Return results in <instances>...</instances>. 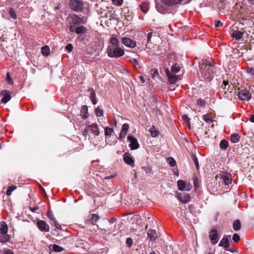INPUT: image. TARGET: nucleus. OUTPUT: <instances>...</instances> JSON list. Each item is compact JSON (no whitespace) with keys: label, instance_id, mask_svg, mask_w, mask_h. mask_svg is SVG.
Returning <instances> with one entry per match:
<instances>
[{"label":"nucleus","instance_id":"1","mask_svg":"<svg viewBox=\"0 0 254 254\" xmlns=\"http://www.w3.org/2000/svg\"><path fill=\"white\" fill-rule=\"evenodd\" d=\"M86 19L84 17H80L75 14H69L67 17L66 23L69 31L71 33L74 32L77 34H84L86 32V28L80 25L85 23Z\"/></svg>","mask_w":254,"mask_h":254},{"label":"nucleus","instance_id":"2","mask_svg":"<svg viewBox=\"0 0 254 254\" xmlns=\"http://www.w3.org/2000/svg\"><path fill=\"white\" fill-rule=\"evenodd\" d=\"M200 68L205 79L208 81H211L214 76V71L215 69L214 63L206 61L200 65Z\"/></svg>","mask_w":254,"mask_h":254},{"label":"nucleus","instance_id":"3","mask_svg":"<svg viewBox=\"0 0 254 254\" xmlns=\"http://www.w3.org/2000/svg\"><path fill=\"white\" fill-rule=\"evenodd\" d=\"M107 54L109 58H118L123 56L125 55V51L120 46H108Z\"/></svg>","mask_w":254,"mask_h":254},{"label":"nucleus","instance_id":"4","mask_svg":"<svg viewBox=\"0 0 254 254\" xmlns=\"http://www.w3.org/2000/svg\"><path fill=\"white\" fill-rule=\"evenodd\" d=\"M69 7L76 12L82 11L83 8V2L80 0H70Z\"/></svg>","mask_w":254,"mask_h":254},{"label":"nucleus","instance_id":"5","mask_svg":"<svg viewBox=\"0 0 254 254\" xmlns=\"http://www.w3.org/2000/svg\"><path fill=\"white\" fill-rule=\"evenodd\" d=\"M219 175L223 180V183L225 185H229L231 184L232 181V176L229 173L225 171H222L220 173Z\"/></svg>","mask_w":254,"mask_h":254},{"label":"nucleus","instance_id":"6","mask_svg":"<svg viewBox=\"0 0 254 254\" xmlns=\"http://www.w3.org/2000/svg\"><path fill=\"white\" fill-rule=\"evenodd\" d=\"M238 97L242 101H249L251 99L252 94L247 90H241L239 91Z\"/></svg>","mask_w":254,"mask_h":254},{"label":"nucleus","instance_id":"7","mask_svg":"<svg viewBox=\"0 0 254 254\" xmlns=\"http://www.w3.org/2000/svg\"><path fill=\"white\" fill-rule=\"evenodd\" d=\"M127 138L130 142L129 147L131 150H135L139 147V144L136 138L132 135H128L127 136Z\"/></svg>","mask_w":254,"mask_h":254},{"label":"nucleus","instance_id":"8","mask_svg":"<svg viewBox=\"0 0 254 254\" xmlns=\"http://www.w3.org/2000/svg\"><path fill=\"white\" fill-rule=\"evenodd\" d=\"M0 96L3 97L1 99V102L6 104L11 99V92L7 90H2L0 92Z\"/></svg>","mask_w":254,"mask_h":254},{"label":"nucleus","instance_id":"9","mask_svg":"<svg viewBox=\"0 0 254 254\" xmlns=\"http://www.w3.org/2000/svg\"><path fill=\"white\" fill-rule=\"evenodd\" d=\"M37 226L42 232H49L50 231L49 225L43 220H38L37 222Z\"/></svg>","mask_w":254,"mask_h":254},{"label":"nucleus","instance_id":"10","mask_svg":"<svg viewBox=\"0 0 254 254\" xmlns=\"http://www.w3.org/2000/svg\"><path fill=\"white\" fill-rule=\"evenodd\" d=\"M123 160L127 164L129 165L130 167H134V160L129 153L126 152L124 154Z\"/></svg>","mask_w":254,"mask_h":254},{"label":"nucleus","instance_id":"11","mask_svg":"<svg viewBox=\"0 0 254 254\" xmlns=\"http://www.w3.org/2000/svg\"><path fill=\"white\" fill-rule=\"evenodd\" d=\"M122 42L128 48H133L136 46V42L128 38L123 37L122 38Z\"/></svg>","mask_w":254,"mask_h":254},{"label":"nucleus","instance_id":"12","mask_svg":"<svg viewBox=\"0 0 254 254\" xmlns=\"http://www.w3.org/2000/svg\"><path fill=\"white\" fill-rule=\"evenodd\" d=\"M128 128L129 125L128 124L125 123L123 125L120 133L119 134V136L118 137L119 140H122L123 139H124L125 138V137L127 135Z\"/></svg>","mask_w":254,"mask_h":254},{"label":"nucleus","instance_id":"13","mask_svg":"<svg viewBox=\"0 0 254 254\" xmlns=\"http://www.w3.org/2000/svg\"><path fill=\"white\" fill-rule=\"evenodd\" d=\"M209 238L212 244H216L218 242V233L216 229H212L209 233Z\"/></svg>","mask_w":254,"mask_h":254},{"label":"nucleus","instance_id":"14","mask_svg":"<svg viewBox=\"0 0 254 254\" xmlns=\"http://www.w3.org/2000/svg\"><path fill=\"white\" fill-rule=\"evenodd\" d=\"M88 127L94 135L98 136L100 134V129L97 123L88 125Z\"/></svg>","mask_w":254,"mask_h":254},{"label":"nucleus","instance_id":"15","mask_svg":"<svg viewBox=\"0 0 254 254\" xmlns=\"http://www.w3.org/2000/svg\"><path fill=\"white\" fill-rule=\"evenodd\" d=\"M178 197L180 201L183 203L188 202L190 199V195L187 193H182L178 194Z\"/></svg>","mask_w":254,"mask_h":254},{"label":"nucleus","instance_id":"16","mask_svg":"<svg viewBox=\"0 0 254 254\" xmlns=\"http://www.w3.org/2000/svg\"><path fill=\"white\" fill-rule=\"evenodd\" d=\"M231 235L224 236L219 244V247H223L224 248H228L229 247V238Z\"/></svg>","mask_w":254,"mask_h":254},{"label":"nucleus","instance_id":"17","mask_svg":"<svg viewBox=\"0 0 254 254\" xmlns=\"http://www.w3.org/2000/svg\"><path fill=\"white\" fill-rule=\"evenodd\" d=\"M166 73L169 78L170 83L171 84H175L178 80V76L171 74L168 69L166 70Z\"/></svg>","mask_w":254,"mask_h":254},{"label":"nucleus","instance_id":"18","mask_svg":"<svg viewBox=\"0 0 254 254\" xmlns=\"http://www.w3.org/2000/svg\"><path fill=\"white\" fill-rule=\"evenodd\" d=\"M80 115L83 119H86L88 117V107L86 105H83L81 107Z\"/></svg>","mask_w":254,"mask_h":254},{"label":"nucleus","instance_id":"19","mask_svg":"<svg viewBox=\"0 0 254 254\" xmlns=\"http://www.w3.org/2000/svg\"><path fill=\"white\" fill-rule=\"evenodd\" d=\"M147 236L151 241H155L157 238V232L154 230H149L147 232Z\"/></svg>","mask_w":254,"mask_h":254},{"label":"nucleus","instance_id":"20","mask_svg":"<svg viewBox=\"0 0 254 254\" xmlns=\"http://www.w3.org/2000/svg\"><path fill=\"white\" fill-rule=\"evenodd\" d=\"M8 227L6 223L2 221L0 223V233L7 234Z\"/></svg>","mask_w":254,"mask_h":254},{"label":"nucleus","instance_id":"21","mask_svg":"<svg viewBox=\"0 0 254 254\" xmlns=\"http://www.w3.org/2000/svg\"><path fill=\"white\" fill-rule=\"evenodd\" d=\"M243 36V33L239 30H235L233 32L231 36L235 38L236 40H239Z\"/></svg>","mask_w":254,"mask_h":254},{"label":"nucleus","instance_id":"22","mask_svg":"<svg viewBox=\"0 0 254 254\" xmlns=\"http://www.w3.org/2000/svg\"><path fill=\"white\" fill-rule=\"evenodd\" d=\"M165 3L168 6H172L182 3L183 0H164Z\"/></svg>","mask_w":254,"mask_h":254},{"label":"nucleus","instance_id":"23","mask_svg":"<svg viewBox=\"0 0 254 254\" xmlns=\"http://www.w3.org/2000/svg\"><path fill=\"white\" fill-rule=\"evenodd\" d=\"M10 236L7 234H1L0 235V243L4 244L9 241Z\"/></svg>","mask_w":254,"mask_h":254},{"label":"nucleus","instance_id":"24","mask_svg":"<svg viewBox=\"0 0 254 254\" xmlns=\"http://www.w3.org/2000/svg\"><path fill=\"white\" fill-rule=\"evenodd\" d=\"M90 95L89 98L93 105H95L97 103V101L96 98V93L94 90L93 88L90 89Z\"/></svg>","mask_w":254,"mask_h":254},{"label":"nucleus","instance_id":"25","mask_svg":"<svg viewBox=\"0 0 254 254\" xmlns=\"http://www.w3.org/2000/svg\"><path fill=\"white\" fill-rule=\"evenodd\" d=\"M110 43L111 45H110L109 46L118 47L120 46V41L115 37H112L110 38Z\"/></svg>","mask_w":254,"mask_h":254},{"label":"nucleus","instance_id":"26","mask_svg":"<svg viewBox=\"0 0 254 254\" xmlns=\"http://www.w3.org/2000/svg\"><path fill=\"white\" fill-rule=\"evenodd\" d=\"M202 119L207 123H211L213 121V118L211 114H206L203 116Z\"/></svg>","mask_w":254,"mask_h":254},{"label":"nucleus","instance_id":"27","mask_svg":"<svg viewBox=\"0 0 254 254\" xmlns=\"http://www.w3.org/2000/svg\"><path fill=\"white\" fill-rule=\"evenodd\" d=\"M240 136L238 133H233L230 135V139L232 143H236L240 140Z\"/></svg>","mask_w":254,"mask_h":254},{"label":"nucleus","instance_id":"28","mask_svg":"<svg viewBox=\"0 0 254 254\" xmlns=\"http://www.w3.org/2000/svg\"><path fill=\"white\" fill-rule=\"evenodd\" d=\"M178 186V189L180 190L183 191V190H187L185 189L186 187V184L185 182H184L182 180H179L177 182Z\"/></svg>","mask_w":254,"mask_h":254},{"label":"nucleus","instance_id":"29","mask_svg":"<svg viewBox=\"0 0 254 254\" xmlns=\"http://www.w3.org/2000/svg\"><path fill=\"white\" fill-rule=\"evenodd\" d=\"M233 227L234 230L236 231L240 230L241 228V224L240 221L238 219L235 220L233 224Z\"/></svg>","mask_w":254,"mask_h":254},{"label":"nucleus","instance_id":"30","mask_svg":"<svg viewBox=\"0 0 254 254\" xmlns=\"http://www.w3.org/2000/svg\"><path fill=\"white\" fill-rule=\"evenodd\" d=\"M149 131L152 137H156L159 134V131L153 126L149 128Z\"/></svg>","mask_w":254,"mask_h":254},{"label":"nucleus","instance_id":"31","mask_svg":"<svg viewBox=\"0 0 254 254\" xmlns=\"http://www.w3.org/2000/svg\"><path fill=\"white\" fill-rule=\"evenodd\" d=\"M228 142L226 139L222 140L220 142V148L223 150H226L228 147Z\"/></svg>","mask_w":254,"mask_h":254},{"label":"nucleus","instance_id":"32","mask_svg":"<svg viewBox=\"0 0 254 254\" xmlns=\"http://www.w3.org/2000/svg\"><path fill=\"white\" fill-rule=\"evenodd\" d=\"M100 218V216L98 214H92L90 218L92 224L93 225H96V222L99 220Z\"/></svg>","mask_w":254,"mask_h":254},{"label":"nucleus","instance_id":"33","mask_svg":"<svg viewBox=\"0 0 254 254\" xmlns=\"http://www.w3.org/2000/svg\"><path fill=\"white\" fill-rule=\"evenodd\" d=\"M180 65L177 64H175L172 66L171 70L172 73L175 74L178 73L180 71Z\"/></svg>","mask_w":254,"mask_h":254},{"label":"nucleus","instance_id":"34","mask_svg":"<svg viewBox=\"0 0 254 254\" xmlns=\"http://www.w3.org/2000/svg\"><path fill=\"white\" fill-rule=\"evenodd\" d=\"M95 115L97 117H101L103 116L104 111L99 107H97L95 109Z\"/></svg>","mask_w":254,"mask_h":254},{"label":"nucleus","instance_id":"35","mask_svg":"<svg viewBox=\"0 0 254 254\" xmlns=\"http://www.w3.org/2000/svg\"><path fill=\"white\" fill-rule=\"evenodd\" d=\"M131 220H133V222L136 221V223L138 224H140L141 223V217L139 215H133L131 218Z\"/></svg>","mask_w":254,"mask_h":254},{"label":"nucleus","instance_id":"36","mask_svg":"<svg viewBox=\"0 0 254 254\" xmlns=\"http://www.w3.org/2000/svg\"><path fill=\"white\" fill-rule=\"evenodd\" d=\"M191 157H192V159L193 160V161L196 166V168L197 169V171H199V163H198V159L196 157V156L192 154L191 155Z\"/></svg>","mask_w":254,"mask_h":254},{"label":"nucleus","instance_id":"37","mask_svg":"<svg viewBox=\"0 0 254 254\" xmlns=\"http://www.w3.org/2000/svg\"><path fill=\"white\" fill-rule=\"evenodd\" d=\"M8 13L12 18L14 19H17V14L13 8L10 7L8 9Z\"/></svg>","mask_w":254,"mask_h":254},{"label":"nucleus","instance_id":"38","mask_svg":"<svg viewBox=\"0 0 254 254\" xmlns=\"http://www.w3.org/2000/svg\"><path fill=\"white\" fill-rule=\"evenodd\" d=\"M140 8L144 13H146L149 8L148 4L147 2H143L140 5Z\"/></svg>","mask_w":254,"mask_h":254},{"label":"nucleus","instance_id":"39","mask_svg":"<svg viewBox=\"0 0 254 254\" xmlns=\"http://www.w3.org/2000/svg\"><path fill=\"white\" fill-rule=\"evenodd\" d=\"M105 129V135L106 136L111 135L113 132V129L110 127H104Z\"/></svg>","mask_w":254,"mask_h":254},{"label":"nucleus","instance_id":"40","mask_svg":"<svg viewBox=\"0 0 254 254\" xmlns=\"http://www.w3.org/2000/svg\"><path fill=\"white\" fill-rule=\"evenodd\" d=\"M50 49L48 46H44L42 48V54L43 56H48L49 54Z\"/></svg>","mask_w":254,"mask_h":254},{"label":"nucleus","instance_id":"41","mask_svg":"<svg viewBox=\"0 0 254 254\" xmlns=\"http://www.w3.org/2000/svg\"><path fill=\"white\" fill-rule=\"evenodd\" d=\"M149 73L151 75L152 78L153 79L155 78L156 76L158 75V71L156 68H153L150 69Z\"/></svg>","mask_w":254,"mask_h":254},{"label":"nucleus","instance_id":"42","mask_svg":"<svg viewBox=\"0 0 254 254\" xmlns=\"http://www.w3.org/2000/svg\"><path fill=\"white\" fill-rule=\"evenodd\" d=\"M48 217L53 222L56 220V218L52 211H48L47 213Z\"/></svg>","mask_w":254,"mask_h":254},{"label":"nucleus","instance_id":"43","mask_svg":"<svg viewBox=\"0 0 254 254\" xmlns=\"http://www.w3.org/2000/svg\"><path fill=\"white\" fill-rule=\"evenodd\" d=\"M167 161L171 167H174L176 165V162L175 160L172 157H169L167 159Z\"/></svg>","mask_w":254,"mask_h":254},{"label":"nucleus","instance_id":"44","mask_svg":"<svg viewBox=\"0 0 254 254\" xmlns=\"http://www.w3.org/2000/svg\"><path fill=\"white\" fill-rule=\"evenodd\" d=\"M16 189V187L14 186H12L11 187H9L7 190L6 193L7 195H10L11 194L12 192L14 190Z\"/></svg>","mask_w":254,"mask_h":254},{"label":"nucleus","instance_id":"45","mask_svg":"<svg viewBox=\"0 0 254 254\" xmlns=\"http://www.w3.org/2000/svg\"><path fill=\"white\" fill-rule=\"evenodd\" d=\"M53 249L54 251L56 252H61L64 250V249L62 247L56 244L53 245Z\"/></svg>","mask_w":254,"mask_h":254},{"label":"nucleus","instance_id":"46","mask_svg":"<svg viewBox=\"0 0 254 254\" xmlns=\"http://www.w3.org/2000/svg\"><path fill=\"white\" fill-rule=\"evenodd\" d=\"M126 243L128 248H130L133 243L132 239L131 238H127Z\"/></svg>","mask_w":254,"mask_h":254},{"label":"nucleus","instance_id":"47","mask_svg":"<svg viewBox=\"0 0 254 254\" xmlns=\"http://www.w3.org/2000/svg\"><path fill=\"white\" fill-rule=\"evenodd\" d=\"M232 240L235 242H238L240 240V237L238 234L235 233L233 235Z\"/></svg>","mask_w":254,"mask_h":254},{"label":"nucleus","instance_id":"48","mask_svg":"<svg viewBox=\"0 0 254 254\" xmlns=\"http://www.w3.org/2000/svg\"><path fill=\"white\" fill-rule=\"evenodd\" d=\"M113 3L117 6H121L123 3V0H112Z\"/></svg>","mask_w":254,"mask_h":254},{"label":"nucleus","instance_id":"49","mask_svg":"<svg viewBox=\"0 0 254 254\" xmlns=\"http://www.w3.org/2000/svg\"><path fill=\"white\" fill-rule=\"evenodd\" d=\"M153 33L152 31V30L148 33L147 37V43H149L151 42V39L153 36Z\"/></svg>","mask_w":254,"mask_h":254},{"label":"nucleus","instance_id":"50","mask_svg":"<svg viewBox=\"0 0 254 254\" xmlns=\"http://www.w3.org/2000/svg\"><path fill=\"white\" fill-rule=\"evenodd\" d=\"M197 102V104L199 106H203L205 105V102L204 101V100H202L201 99H199L197 100L196 101Z\"/></svg>","mask_w":254,"mask_h":254},{"label":"nucleus","instance_id":"51","mask_svg":"<svg viewBox=\"0 0 254 254\" xmlns=\"http://www.w3.org/2000/svg\"><path fill=\"white\" fill-rule=\"evenodd\" d=\"M89 130H90L88 127L84 128L83 131V132H82V135L84 136V137H87V136L88 135V131Z\"/></svg>","mask_w":254,"mask_h":254},{"label":"nucleus","instance_id":"52","mask_svg":"<svg viewBox=\"0 0 254 254\" xmlns=\"http://www.w3.org/2000/svg\"><path fill=\"white\" fill-rule=\"evenodd\" d=\"M65 49L69 52H71L73 49L72 45L71 44H67L65 47Z\"/></svg>","mask_w":254,"mask_h":254},{"label":"nucleus","instance_id":"53","mask_svg":"<svg viewBox=\"0 0 254 254\" xmlns=\"http://www.w3.org/2000/svg\"><path fill=\"white\" fill-rule=\"evenodd\" d=\"M6 80L9 83H12L13 81L12 79L10 77V73L7 72L6 75Z\"/></svg>","mask_w":254,"mask_h":254},{"label":"nucleus","instance_id":"54","mask_svg":"<svg viewBox=\"0 0 254 254\" xmlns=\"http://www.w3.org/2000/svg\"><path fill=\"white\" fill-rule=\"evenodd\" d=\"M151 99L152 100V102H153L152 104L153 106L155 105V104L157 103V99L155 95H152Z\"/></svg>","mask_w":254,"mask_h":254},{"label":"nucleus","instance_id":"55","mask_svg":"<svg viewBox=\"0 0 254 254\" xmlns=\"http://www.w3.org/2000/svg\"><path fill=\"white\" fill-rule=\"evenodd\" d=\"M53 223H54L55 227L57 229H59V230H61L62 229L61 226L58 223L57 220H56L54 222H53Z\"/></svg>","mask_w":254,"mask_h":254},{"label":"nucleus","instance_id":"56","mask_svg":"<svg viewBox=\"0 0 254 254\" xmlns=\"http://www.w3.org/2000/svg\"><path fill=\"white\" fill-rule=\"evenodd\" d=\"M183 119H184V122H185L186 124H190V120H189V118L188 117V116H186V115H184V116H183Z\"/></svg>","mask_w":254,"mask_h":254},{"label":"nucleus","instance_id":"57","mask_svg":"<svg viewBox=\"0 0 254 254\" xmlns=\"http://www.w3.org/2000/svg\"><path fill=\"white\" fill-rule=\"evenodd\" d=\"M222 25V23H221V21L218 20V21H215V26L216 27H219Z\"/></svg>","mask_w":254,"mask_h":254},{"label":"nucleus","instance_id":"58","mask_svg":"<svg viewBox=\"0 0 254 254\" xmlns=\"http://www.w3.org/2000/svg\"><path fill=\"white\" fill-rule=\"evenodd\" d=\"M4 254H14L11 250L7 249L4 251Z\"/></svg>","mask_w":254,"mask_h":254},{"label":"nucleus","instance_id":"59","mask_svg":"<svg viewBox=\"0 0 254 254\" xmlns=\"http://www.w3.org/2000/svg\"><path fill=\"white\" fill-rule=\"evenodd\" d=\"M223 85L225 86L224 88H226V86H228V87L227 88V89L228 90V88L230 87V85H229V82L228 81H223Z\"/></svg>","mask_w":254,"mask_h":254},{"label":"nucleus","instance_id":"60","mask_svg":"<svg viewBox=\"0 0 254 254\" xmlns=\"http://www.w3.org/2000/svg\"><path fill=\"white\" fill-rule=\"evenodd\" d=\"M131 61H132V62L134 64H137V65H138V62L137 60H136L135 59H131Z\"/></svg>","mask_w":254,"mask_h":254},{"label":"nucleus","instance_id":"61","mask_svg":"<svg viewBox=\"0 0 254 254\" xmlns=\"http://www.w3.org/2000/svg\"><path fill=\"white\" fill-rule=\"evenodd\" d=\"M192 0H183L182 3L187 4L190 2Z\"/></svg>","mask_w":254,"mask_h":254},{"label":"nucleus","instance_id":"62","mask_svg":"<svg viewBox=\"0 0 254 254\" xmlns=\"http://www.w3.org/2000/svg\"><path fill=\"white\" fill-rule=\"evenodd\" d=\"M250 121L252 123H254V114L250 117Z\"/></svg>","mask_w":254,"mask_h":254},{"label":"nucleus","instance_id":"63","mask_svg":"<svg viewBox=\"0 0 254 254\" xmlns=\"http://www.w3.org/2000/svg\"><path fill=\"white\" fill-rule=\"evenodd\" d=\"M139 78H140V80L141 81V82H142V83H145V79H144V77H143L142 76H140L139 77Z\"/></svg>","mask_w":254,"mask_h":254},{"label":"nucleus","instance_id":"64","mask_svg":"<svg viewBox=\"0 0 254 254\" xmlns=\"http://www.w3.org/2000/svg\"><path fill=\"white\" fill-rule=\"evenodd\" d=\"M249 73H252L253 74H254V68H251L249 71Z\"/></svg>","mask_w":254,"mask_h":254}]
</instances>
